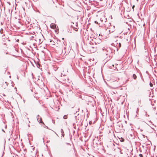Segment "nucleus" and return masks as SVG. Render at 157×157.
Returning <instances> with one entry per match:
<instances>
[{"label": "nucleus", "instance_id": "nucleus-1", "mask_svg": "<svg viewBox=\"0 0 157 157\" xmlns=\"http://www.w3.org/2000/svg\"><path fill=\"white\" fill-rule=\"evenodd\" d=\"M102 50L104 52H105V54L107 56H108L112 52L111 49L109 48L103 47L102 48Z\"/></svg>", "mask_w": 157, "mask_h": 157}, {"label": "nucleus", "instance_id": "nucleus-2", "mask_svg": "<svg viewBox=\"0 0 157 157\" xmlns=\"http://www.w3.org/2000/svg\"><path fill=\"white\" fill-rule=\"evenodd\" d=\"M97 47V46H93L90 45L88 47V50L91 53L94 52L96 50V49Z\"/></svg>", "mask_w": 157, "mask_h": 157}, {"label": "nucleus", "instance_id": "nucleus-3", "mask_svg": "<svg viewBox=\"0 0 157 157\" xmlns=\"http://www.w3.org/2000/svg\"><path fill=\"white\" fill-rule=\"evenodd\" d=\"M36 118L38 122H39L40 123H43L44 124V122L42 121V118L39 115H37V116Z\"/></svg>", "mask_w": 157, "mask_h": 157}, {"label": "nucleus", "instance_id": "nucleus-4", "mask_svg": "<svg viewBox=\"0 0 157 157\" xmlns=\"http://www.w3.org/2000/svg\"><path fill=\"white\" fill-rule=\"evenodd\" d=\"M100 20L102 23H104L107 21V20L105 17H103L100 18Z\"/></svg>", "mask_w": 157, "mask_h": 157}, {"label": "nucleus", "instance_id": "nucleus-5", "mask_svg": "<svg viewBox=\"0 0 157 157\" xmlns=\"http://www.w3.org/2000/svg\"><path fill=\"white\" fill-rule=\"evenodd\" d=\"M50 27H51V28L54 29L56 28V26L55 24H53V23H52L50 25Z\"/></svg>", "mask_w": 157, "mask_h": 157}, {"label": "nucleus", "instance_id": "nucleus-6", "mask_svg": "<svg viewBox=\"0 0 157 157\" xmlns=\"http://www.w3.org/2000/svg\"><path fill=\"white\" fill-rule=\"evenodd\" d=\"M62 53H63L64 54H65L66 53V47H64L63 49L62 50Z\"/></svg>", "mask_w": 157, "mask_h": 157}, {"label": "nucleus", "instance_id": "nucleus-7", "mask_svg": "<svg viewBox=\"0 0 157 157\" xmlns=\"http://www.w3.org/2000/svg\"><path fill=\"white\" fill-rule=\"evenodd\" d=\"M62 79L65 82H66V81L68 82V81L69 80V79L67 77H66V78H63Z\"/></svg>", "mask_w": 157, "mask_h": 157}, {"label": "nucleus", "instance_id": "nucleus-8", "mask_svg": "<svg viewBox=\"0 0 157 157\" xmlns=\"http://www.w3.org/2000/svg\"><path fill=\"white\" fill-rule=\"evenodd\" d=\"M118 43H119L118 42V40H117L116 41V46H117V51H118Z\"/></svg>", "mask_w": 157, "mask_h": 157}, {"label": "nucleus", "instance_id": "nucleus-9", "mask_svg": "<svg viewBox=\"0 0 157 157\" xmlns=\"http://www.w3.org/2000/svg\"><path fill=\"white\" fill-rule=\"evenodd\" d=\"M133 77L134 79H136V78L137 77L135 74H133Z\"/></svg>", "mask_w": 157, "mask_h": 157}, {"label": "nucleus", "instance_id": "nucleus-10", "mask_svg": "<svg viewBox=\"0 0 157 157\" xmlns=\"http://www.w3.org/2000/svg\"><path fill=\"white\" fill-rule=\"evenodd\" d=\"M121 43L120 42L118 43V47H119V48H120L121 47Z\"/></svg>", "mask_w": 157, "mask_h": 157}, {"label": "nucleus", "instance_id": "nucleus-11", "mask_svg": "<svg viewBox=\"0 0 157 157\" xmlns=\"http://www.w3.org/2000/svg\"><path fill=\"white\" fill-rule=\"evenodd\" d=\"M63 118L64 119H66L67 118V115H65L64 116Z\"/></svg>", "mask_w": 157, "mask_h": 157}, {"label": "nucleus", "instance_id": "nucleus-12", "mask_svg": "<svg viewBox=\"0 0 157 157\" xmlns=\"http://www.w3.org/2000/svg\"><path fill=\"white\" fill-rule=\"evenodd\" d=\"M3 29H1V30H0V32L1 33V34H2V32H3Z\"/></svg>", "mask_w": 157, "mask_h": 157}, {"label": "nucleus", "instance_id": "nucleus-13", "mask_svg": "<svg viewBox=\"0 0 157 157\" xmlns=\"http://www.w3.org/2000/svg\"><path fill=\"white\" fill-rule=\"evenodd\" d=\"M149 85H150V86L151 87H152V86H153V84L152 83L150 82V83H149Z\"/></svg>", "mask_w": 157, "mask_h": 157}, {"label": "nucleus", "instance_id": "nucleus-14", "mask_svg": "<svg viewBox=\"0 0 157 157\" xmlns=\"http://www.w3.org/2000/svg\"><path fill=\"white\" fill-rule=\"evenodd\" d=\"M50 42H51L52 43V44L53 45H54V44H53L54 43V42L52 40H51Z\"/></svg>", "mask_w": 157, "mask_h": 157}, {"label": "nucleus", "instance_id": "nucleus-15", "mask_svg": "<svg viewBox=\"0 0 157 157\" xmlns=\"http://www.w3.org/2000/svg\"><path fill=\"white\" fill-rule=\"evenodd\" d=\"M61 133H64V131H63V129H61Z\"/></svg>", "mask_w": 157, "mask_h": 157}, {"label": "nucleus", "instance_id": "nucleus-16", "mask_svg": "<svg viewBox=\"0 0 157 157\" xmlns=\"http://www.w3.org/2000/svg\"><path fill=\"white\" fill-rule=\"evenodd\" d=\"M139 156H140V157H143V155L142 154H140L139 155Z\"/></svg>", "mask_w": 157, "mask_h": 157}, {"label": "nucleus", "instance_id": "nucleus-17", "mask_svg": "<svg viewBox=\"0 0 157 157\" xmlns=\"http://www.w3.org/2000/svg\"><path fill=\"white\" fill-rule=\"evenodd\" d=\"M5 83L6 84L7 86H8V83L6 82H5Z\"/></svg>", "mask_w": 157, "mask_h": 157}, {"label": "nucleus", "instance_id": "nucleus-18", "mask_svg": "<svg viewBox=\"0 0 157 157\" xmlns=\"http://www.w3.org/2000/svg\"><path fill=\"white\" fill-rule=\"evenodd\" d=\"M62 136L63 137H64V133H62Z\"/></svg>", "mask_w": 157, "mask_h": 157}, {"label": "nucleus", "instance_id": "nucleus-19", "mask_svg": "<svg viewBox=\"0 0 157 157\" xmlns=\"http://www.w3.org/2000/svg\"><path fill=\"white\" fill-rule=\"evenodd\" d=\"M66 144L67 145H71L70 144H69V143H66Z\"/></svg>", "mask_w": 157, "mask_h": 157}, {"label": "nucleus", "instance_id": "nucleus-20", "mask_svg": "<svg viewBox=\"0 0 157 157\" xmlns=\"http://www.w3.org/2000/svg\"><path fill=\"white\" fill-rule=\"evenodd\" d=\"M134 7V5L133 6H132V8L133 9Z\"/></svg>", "mask_w": 157, "mask_h": 157}, {"label": "nucleus", "instance_id": "nucleus-21", "mask_svg": "<svg viewBox=\"0 0 157 157\" xmlns=\"http://www.w3.org/2000/svg\"><path fill=\"white\" fill-rule=\"evenodd\" d=\"M46 128H48V126H46Z\"/></svg>", "mask_w": 157, "mask_h": 157}, {"label": "nucleus", "instance_id": "nucleus-22", "mask_svg": "<svg viewBox=\"0 0 157 157\" xmlns=\"http://www.w3.org/2000/svg\"><path fill=\"white\" fill-rule=\"evenodd\" d=\"M52 122H53L54 123H55V121H53V120H52Z\"/></svg>", "mask_w": 157, "mask_h": 157}, {"label": "nucleus", "instance_id": "nucleus-23", "mask_svg": "<svg viewBox=\"0 0 157 157\" xmlns=\"http://www.w3.org/2000/svg\"><path fill=\"white\" fill-rule=\"evenodd\" d=\"M76 29V30H75V31H77L78 29Z\"/></svg>", "mask_w": 157, "mask_h": 157}, {"label": "nucleus", "instance_id": "nucleus-24", "mask_svg": "<svg viewBox=\"0 0 157 157\" xmlns=\"http://www.w3.org/2000/svg\"><path fill=\"white\" fill-rule=\"evenodd\" d=\"M5 36V35H3L2 36V37H3V36Z\"/></svg>", "mask_w": 157, "mask_h": 157}, {"label": "nucleus", "instance_id": "nucleus-25", "mask_svg": "<svg viewBox=\"0 0 157 157\" xmlns=\"http://www.w3.org/2000/svg\"><path fill=\"white\" fill-rule=\"evenodd\" d=\"M112 66H113V67H114V65H112Z\"/></svg>", "mask_w": 157, "mask_h": 157}, {"label": "nucleus", "instance_id": "nucleus-26", "mask_svg": "<svg viewBox=\"0 0 157 157\" xmlns=\"http://www.w3.org/2000/svg\"><path fill=\"white\" fill-rule=\"evenodd\" d=\"M62 73H61V77H62Z\"/></svg>", "mask_w": 157, "mask_h": 157}, {"label": "nucleus", "instance_id": "nucleus-27", "mask_svg": "<svg viewBox=\"0 0 157 157\" xmlns=\"http://www.w3.org/2000/svg\"><path fill=\"white\" fill-rule=\"evenodd\" d=\"M19 40L18 39H17V41H18Z\"/></svg>", "mask_w": 157, "mask_h": 157}, {"label": "nucleus", "instance_id": "nucleus-28", "mask_svg": "<svg viewBox=\"0 0 157 157\" xmlns=\"http://www.w3.org/2000/svg\"><path fill=\"white\" fill-rule=\"evenodd\" d=\"M19 40L18 39H17V41H18Z\"/></svg>", "mask_w": 157, "mask_h": 157}, {"label": "nucleus", "instance_id": "nucleus-29", "mask_svg": "<svg viewBox=\"0 0 157 157\" xmlns=\"http://www.w3.org/2000/svg\"><path fill=\"white\" fill-rule=\"evenodd\" d=\"M19 40L18 39H17V41H18Z\"/></svg>", "mask_w": 157, "mask_h": 157}, {"label": "nucleus", "instance_id": "nucleus-30", "mask_svg": "<svg viewBox=\"0 0 157 157\" xmlns=\"http://www.w3.org/2000/svg\"><path fill=\"white\" fill-rule=\"evenodd\" d=\"M2 131H3V132H4V131L3 129H2Z\"/></svg>", "mask_w": 157, "mask_h": 157}, {"label": "nucleus", "instance_id": "nucleus-31", "mask_svg": "<svg viewBox=\"0 0 157 157\" xmlns=\"http://www.w3.org/2000/svg\"><path fill=\"white\" fill-rule=\"evenodd\" d=\"M75 117L76 119L77 117L76 116H75Z\"/></svg>", "mask_w": 157, "mask_h": 157}, {"label": "nucleus", "instance_id": "nucleus-32", "mask_svg": "<svg viewBox=\"0 0 157 157\" xmlns=\"http://www.w3.org/2000/svg\"><path fill=\"white\" fill-rule=\"evenodd\" d=\"M62 39H63V40H64V38H62Z\"/></svg>", "mask_w": 157, "mask_h": 157}, {"label": "nucleus", "instance_id": "nucleus-33", "mask_svg": "<svg viewBox=\"0 0 157 157\" xmlns=\"http://www.w3.org/2000/svg\"><path fill=\"white\" fill-rule=\"evenodd\" d=\"M9 77H10V78H11V76H9Z\"/></svg>", "mask_w": 157, "mask_h": 157}, {"label": "nucleus", "instance_id": "nucleus-34", "mask_svg": "<svg viewBox=\"0 0 157 157\" xmlns=\"http://www.w3.org/2000/svg\"><path fill=\"white\" fill-rule=\"evenodd\" d=\"M31 91L32 92L33 91L32 90H31Z\"/></svg>", "mask_w": 157, "mask_h": 157}, {"label": "nucleus", "instance_id": "nucleus-35", "mask_svg": "<svg viewBox=\"0 0 157 157\" xmlns=\"http://www.w3.org/2000/svg\"><path fill=\"white\" fill-rule=\"evenodd\" d=\"M95 23H96V21H95Z\"/></svg>", "mask_w": 157, "mask_h": 157}]
</instances>
